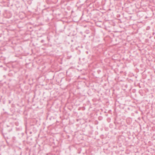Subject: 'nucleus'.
Masks as SVG:
<instances>
[{"mask_svg": "<svg viewBox=\"0 0 155 155\" xmlns=\"http://www.w3.org/2000/svg\"><path fill=\"white\" fill-rule=\"evenodd\" d=\"M0 67H2V66H0Z\"/></svg>", "mask_w": 155, "mask_h": 155, "instance_id": "2", "label": "nucleus"}, {"mask_svg": "<svg viewBox=\"0 0 155 155\" xmlns=\"http://www.w3.org/2000/svg\"><path fill=\"white\" fill-rule=\"evenodd\" d=\"M45 41L44 40H42L41 41V42L42 43H43Z\"/></svg>", "mask_w": 155, "mask_h": 155, "instance_id": "1", "label": "nucleus"}]
</instances>
